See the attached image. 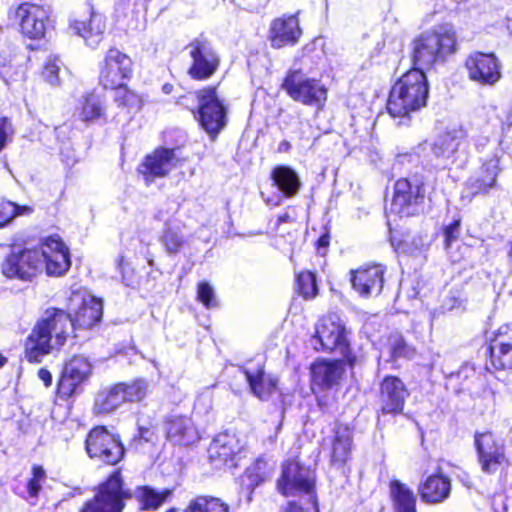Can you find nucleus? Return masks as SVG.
<instances>
[{
  "label": "nucleus",
  "instance_id": "f257e3e1",
  "mask_svg": "<svg viewBox=\"0 0 512 512\" xmlns=\"http://www.w3.org/2000/svg\"><path fill=\"white\" fill-rule=\"evenodd\" d=\"M80 300L74 317L62 309L49 308L33 328L27 344L26 357L30 362H41L44 355L62 346L69 331L75 328H91L98 324L103 315V303L91 295L75 296L71 301Z\"/></svg>",
  "mask_w": 512,
  "mask_h": 512
},
{
  "label": "nucleus",
  "instance_id": "f03ea898",
  "mask_svg": "<svg viewBox=\"0 0 512 512\" xmlns=\"http://www.w3.org/2000/svg\"><path fill=\"white\" fill-rule=\"evenodd\" d=\"M428 95L429 87L424 72L412 69L393 85L387 102L388 113L404 120L399 124H407L411 112L426 106Z\"/></svg>",
  "mask_w": 512,
  "mask_h": 512
},
{
  "label": "nucleus",
  "instance_id": "7ed1b4c3",
  "mask_svg": "<svg viewBox=\"0 0 512 512\" xmlns=\"http://www.w3.org/2000/svg\"><path fill=\"white\" fill-rule=\"evenodd\" d=\"M413 69L431 68L434 64L445 62L456 51L455 30L450 24L439 25L421 33L411 43Z\"/></svg>",
  "mask_w": 512,
  "mask_h": 512
},
{
  "label": "nucleus",
  "instance_id": "20e7f679",
  "mask_svg": "<svg viewBox=\"0 0 512 512\" xmlns=\"http://www.w3.org/2000/svg\"><path fill=\"white\" fill-rule=\"evenodd\" d=\"M347 333L344 321L337 314H329L316 324L310 344L316 351L339 350L344 361L352 367L356 357L350 352Z\"/></svg>",
  "mask_w": 512,
  "mask_h": 512
},
{
  "label": "nucleus",
  "instance_id": "39448f33",
  "mask_svg": "<svg viewBox=\"0 0 512 512\" xmlns=\"http://www.w3.org/2000/svg\"><path fill=\"white\" fill-rule=\"evenodd\" d=\"M424 201L423 178L419 175L401 178L394 184L393 198L387 213L400 218L416 216L424 211Z\"/></svg>",
  "mask_w": 512,
  "mask_h": 512
},
{
  "label": "nucleus",
  "instance_id": "423d86ee",
  "mask_svg": "<svg viewBox=\"0 0 512 512\" xmlns=\"http://www.w3.org/2000/svg\"><path fill=\"white\" fill-rule=\"evenodd\" d=\"M131 497L132 492L120 471H115L97 487L94 497L85 502L81 512H123Z\"/></svg>",
  "mask_w": 512,
  "mask_h": 512
},
{
  "label": "nucleus",
  "instance_id": "0eeeda50",
  "mask_svg": "<svg viewBox=\"0 0 512 512\" xmlns=\"http://www.w3.org/2000/svg\"><path fill=\"white\" fill-rule=\"evenodd\" d=\"M147 387L143 379L104 387L95 394L93 413L97 416L108 415L126 402L141 401L146 396Z\"/></svg>",
  "mask_w": 512,
  "mask_h": 512
},
{
  "label": "nucleus",
  "instance_id": "6e6552de",
  "mask_svg": "<svg viewBox=\"0 0 512 512\" xmlns=\"http://www.w3.org/2000/svg\"><path fill=\"white\" fill-rule=\"evenodd\" d=\"M43 268V252L39 248L13 245L1 264L2 274L9 279L32 281Z\"/></svg>",
  "mask_w": 512,
  "mask_h": 512
},
{
  "label": "nucleus",
  "instance_id": "1a4fd4ad",
  "mask_svg": "<svg viewBox=\"0 0 512 512\" xmlns=\"http://www.w3.org/2000/svg\"><path fill=\"white\" fill-rule=\"evenodd\" d=\"M282 88L293 100L304 105L319 108L327 99L325 86L319 80L307 77L301 70H289Z\"/></svg>",
  "mask_w": 512,
  "mask_h": 512
},
{
  "label": "nucleus",
  "instance_id": "9d476101",
  "mask_svg": "<svg viewBox=\"0 0 512 512\" xmlns=\"http://www.w3.org/2000/svg\"><path fill=\"white\" fill-rule=\"evenodd\" d=\"M85 449L91 459L115 465L125 454L120 437L110 433L104 426L93 428L87 435Z\"/></svg>",
  "mask_w": 512,
  "mask_h": 512
},
{
  "label": "nucleus",
  "instance_id": "9b49d317",
  "mask_svg": "<svg viewBox=\"0 0 512 512\" xmlns=\"http://www.w3.org/2000/svg\"><path fill=\"white\" fill-rule=\"evenodd\" d=\"M199 101L197 119L201 127L211 137L215 138L226 126V110L216 95L215 87L198 91Z\"/></svg>",
  "mask_w": 512,
  "mask_h": 512
},
{
  "label": "nucleus",
  "instance_id": "f8f14e48",
  "mask_svg": "<svg viewBox=\"0 0 512 512\" xmlns=\"http://www.w3.org/2000/svg\"><path fill=\"white\" fill-rule=\"evenodd\" d=\"M315 483L314 472L299 462L290 461L283 466L281 479L278 487L286 495L306 494L309 500H315L313 495Z\"/></svg>",
  "mask_w": 512,
  "mask_h": 512
},
{
  "label": "nucleus",
  "instance_id": "ddd939ff",
  "mask_svg": "<svg viewBox=\"0 0 512 512\" xmlns=\"http://www.w3.org/2000/svg\"><path fill=\"white\" fill-rule=\"evenodd\" d=\"M9 18L18 23L23 35L40 39L45 34L49 12L41 5L24 2L9 10Z\"/></svg>",
  "mask_w": 512,
  "mask_h": 512
},
{
  "label": "nucleus",
  "instance_id": "4468645a",
  "mask_svg": "<svg viewBox=\"0 0 512 512\" xmlns=\"http://www.w3.org/2000/svg\"><path fill=\"white\" fill-rule=\"evenodd\" d=\"M410 393L405 383L397 376H385L379 384L378 418L382 415L397 416L403 413Z\"/></svg>",
  "mask_w": 512,
  "mask_h": 512
},
{
  "label": "nucleus",
  "instance_id": "2eb2a0df",
  "mask_svg": "<svg viewBox=\"0 0 512 512\" xmlns=\"http://www.w3.org/2000/svg\"><path fill=\"white\" fill-rule=\"evenodd\" d=\"M92 373L89 360L81 355L72 357L64 366L58 382V394L62 399H68L81 393V385L88 380Z\"/></svg>",
  "mask_w": 512,
  "mask_h": 512
},
{
  "label": "nucleus",
  "instance_id": "dca6fc26",
  "mask_svg": "<svg viewBox=\"0 0 512 512\" xmlns=\"http://www.w3.org/2000/svg\"><path fill=\"white\" fill-rule=\"evenodd\" d=\"M131 58L116 48L109 49L100 67L99 81L105 89H114L132 75Z\"/></svg>",
  "mask_w": 512,
  "mask_h": 512
},
{
  "label": "nucleus",
  "instance_id": "f3484780",
  "mask_svg": "<svg viewBox=\"0 0 512 512\" xmlns=\"http://www.w3.org/2000/svg\"><path fill=\"white\" fill-rule=\"evenodd\" d=\"M475 447L481 470L494 474L506 461L503 441L492 432L475 433Z\"/></svg>",
  "mask_w": 512,
  "mask_h": 512
},
{
  "label": "nucleus",
  "instance_id": "a211bd4d",
  "mask_svg": "<svg viewBox=\"0 0 512 512\" xmlns=\"http://www.w3.org/2000/svg\"><path fill=\"white\" fill-rule=\"evenodd\" d=\"M188 48L193 60L189 74L193 79L205 80L211 77L219 65V57L212 45L204 39L193 40Z\"/></svg>",
  "mask_w": 512,
  "mask_h": 512
},
{
  "label": "nucleus",
  "instance_id": "6ab92c4d",
  "mask_svg": "<svg viewBox=\"0 0 512 512\" xmlns=\"http://www.w3.org/2000/svg\"><path fill=\"white\" fill-rule=\"evenodd\" d=\"M176 149L160 148L147 155L144 161L138 166L147 184L152 183L156 178H163L176 166Z\"/></svg>",
  "mask_w": 512,
  "mask_h": 512
},
{
  "label": "nucleus",
  "instance_id": "aec40b11",
  "mask_svg": "<svg viewBox=\"0 0 512 512\" xmlns=\"http://www.w3.org/2000/svg\"><path fill=\"white\" fill-rule=\"evenodd\" d=\"M469 78L482 85H493L501 78L500 63L494 54L476 52L466 60Z\"/></svg>",
  "mask_w": 512,
  "mask_h": 512
},
{
  "label": "nucleus",
  "instance_id": "412c9836",
  "mask_svg": "<svg viewBox=\"0 0 512 512\" xmlns=\"http://www.w3.org/2000/svg\"><path fill=\"white\" fill-rule=\"evenodd\" d=\"M43 252V264L46 273L50 276H62L70 268V256L68 248L58 236H50L45 239L41 248Z\"/></svg>",
  "mask_w": 512,
  "mask_h": 512
},
{
  "label": "nucleus",
  "instance_id": "4be33fe9",
  "mask_svg": "<svg viewBox=\"0 0 512 512\" xmlns=\"http://www.w3.org/2000/svg\"><path fill=\"white\" fill-rule=\"evenodd\" d=\"M491 364L496 369L512 370V327L501 326L489 340Z\"/></svg>",
  "mask_w": 512,
  "mask_h": 512
},
{
  "label": "nucleus",
  "instance_id": "5701e85b",
  "mask_svg": "<svg viewBox=\"0 0 512 512\" xmlns=\"http://www.w3.org/2000/svg\"><path fill=\"white\" fill-rule=\"evenodd\" d=\"M384 273L385 268L381 265L351 271L352 286L363 297L377 296L383 288Z\"/></svg>",
  "mask_w": 512,
  "mask_h": 512
},
{
  "label": "nucleus",
  "instance_id": "b1692460",
  "mask_svg": "<svg viewBox=\"0 0 512 512\" xmlns=\"http://www.w3.org/2000/svg\"><path fill=\"white\" fill-rule=\"evenodd\" d=\"M302 30L296 15L275 19L270 26L269 40L272 47L282 48L286 45H295Z\"/></svg>",
  "mask_w": 512,
  "mask_h": 512
},
{
  "label": "nucleus",
  "instance_id": "393cba45",
  "mask_svg": "<svg viewBox=\"0 0 512 512\" xmlns=\"http://www.w3.org/2000/svg\"><path fill=\"white\" fill-rule=\"evenodd\" d=\"M164 429L167 439L176 445L188 446L198 439V432L192 420L185 416L172 415L166 418Z\"/></svg>",
  "mask_w": 512,
  "mask_h": 512
},
{
  "label": "nucleus",
  "instance_id": "a878e982",
  "mask_svg": "<svg viewBox=\"0 0 512 512\" xmlns=\"http://www.w3.org/2000/svg\"><path fill=\"white\" fill-rule=\"evenodd\" d=\"M464 137L461 129H452L439 134L430 144L433 157L439 160L443 167L453 162V157Z\"/></svg>",
  "mask_w": 512,
  "mask_h": 512
},
{
  "label": "nucleus",
  "instance_id": "bb28decb",
  "mask_svg": "<svg viewBox=\"0 0 512 512\" xmlns=\"http://www.w3.org/2000/svg\"><path fill=\"white\" fill-rule=\"evenodd\" d=\"M239 441L235 435L223 432L219 433L208 448L210 462L216 467L227 464L239 452Z\"/></svg>",
  "mask_w": 512,
  "mask_h": 512
},
{
  "label": "nucleus",
  "instance_id": "cd10ccee",
  "mask_svg": "<svg viewBox=\"0 0 512 512\" xmlns=\"http://www.w3.org/2000/svg\"><path fill=\"white\" fill-rule=\"evenodd\" d=\"M74 33L81 36L91 48H96L103 39L106 29L105 18L102 14L90 12L89 19L75 20L70 25Z\"/></svg>",
  "mask_w": 512,
  "mask_h": 512
},
{
  "label": "nucleus",
  "instance_id": "c85d7f7f",
  "mask_svg": "<svg viewBox=\"0 0 512 512\" xmlns=\"http://www.w3.org/2000/svg\"><path fill=\"white\" fill-rule=\"evenodd\" d=\"M313 383L322 389H329L338 383L344 373L342 360H320L311 367Z\"/></svg>",
  "mask_w": 512,
  "mask_h": 512
},
{
  "label": "nucleus",
  "instance_id": "c756f323",
  "mask_svg": "<svg viewBox=\"0 0 512 512\" xmlns=\"http://www.w3.org/2000/svg\"><path fill=\"white\" fill-rule=\"evenodd\" d=\"M498 165V159L491 158L481 166L475 176L468 180L467 189L472 195L487 193L491 188L495 187L499 172Z\"/></svg>",
  "mask_w": 512,
  "mask_h": 512
},
{
  "label": "nucleus",
  "instance_id": "7c9ffc66",
  "mask_svg": "<svg viewBox=\"0 0 512 512\" xmlns=\"http://www.w3.org/2000/svg\"><path fill=\"white\" fill-rule=\"evenodd\" d=\"M451 490L450 480L442 475H431L420 486V496L424 502L440 503L448 498Z\"/></svg>",
  "mask_w": 512,
  "mask_h": 512
},
{
  "label": "nucleus",
  "instance_id": "2f4dec72",
  "mask_svg": "<svg viewBox=\"0 0 512 512\" xmlns=\"http://www.w3.org/2000/svg\"><path fill=\"white\" fill-rule=\"evenodd\" d=\"M271 179L283 196L291 198L295 196L301 182L298 174L288 166H277L272 170Z\"/></svg>",
  "mask_w": 512,
  "mask_h": 512
},
{
  "label": "nucleus",
  "instance_id": "473e14b6",
  "mask_svg": "<svg viewBox=\"0 0 512 512\" xmlns=\"http://www.w3.org/2000/svg\"><path fill=\"white\" fill-rule=\"evenodd\" d=\"M352 433L347 427H338L332 441L331 463L342 466L349 458Z\"/></svg>",
  "mask_w": 512,
  "mask_h": 512
},
{
  "label": "nucleus",
  "instance_id": "72a5a7b5",
  "mask_svg": "<svg viewBox=\"0 0 512 512\" xmlns=\"http://www.w3.org/2000/svg\"><path fill=\"white\" fill-rule=\"evenodd\" d=\"M390 494L395 512H416V496L405 484L391 481Z\"/></svg>",
  "mask_w": 512,
  "mask_h": 512
},
{
  "label": "nucleus",
  "instance_id": "f704fd0d",
  "mask_svg": "<svg viewBox=\"0 0 512 512\" xmlns=\"http://www.w3.org/2000/svg\"><path fill=\"white\" fill-rule=\"evenodd\" d=\"M34 212L30 205H20L10 200L0 201V228L9 226L17 217H27Z\"/></svg>",
  "mask_w": 512,
  "mask_h": 512
},
{
  "label": "nucleus",
  "instance_id": "c9c22d12",
  "mask_svg": "<svg viewBox=\"0 0 512 512\" xmlns=\"http://www.w3.org/2000/svg\"><path fill=\"white\" fill-rule=\"evenodd\" d=\"M159 241L170 256L178 254L186 244V239L179 228L169 226L168 224H166Z\"/></svg>",
  "mask_w": 512,
  "mask_h": 512
},
{
  "label": "nucleus",
  "instance_id": "e433bc0d",
  "mask_svg": "<svg viewBox=\"0 0 512 512\" xmlns=\"http://www.w3.org/2000/svg\"><path fill=\"white\" fill-rule=\"evenodd\" d=\"M228 510V505L218 498L199 496L190 501L185 512H228Z\"/></svg>",
  "mask_w": 512,
  "mask_h": 512
},
{
  "label": "nucleus",
  "instance_id": "4c0bfd02",
  "mask_svg": "<svg viewBox=\"0 0 512 512\" xmlns=\"http://www.w3.org/2000/svg\"><path fill=\"white\" fill-rule=\"evenodd\" d=\"M170 494V491L157 492L156 490L144 486L136 490V498L143 509H157Z\"/></svg>",
  "mask_w": 512,
  "mask_h": 512
},
{
  "label": "nucleus",
  "instance_id": "58836bf2",
  "mask_svg": "<svg viewBox=\"0 0 512 512\" xmlns=\"http://www.w3.org/2000/svg\"><path fill=\"white\" fill-rule=\"evenodd\" d=\"M240 500L245 499L247 503H251L253 492L256 487V465L252 464L247 467L244 473L238 479Z\"/></svg>",
  "mask_w": 512,
  "mask_h": 512
},
{
  "label": "nucleus",
  "instance_id": "ea45409f",
  "mask_svg": "<svg viewBox=\"0 0 512 512\" xmlns=\"http://www.w3.org/2000/svg\"><path fill=\"white\" fill-rule=\"evenodd\" d=\"M115 102L118 106L126 107L129 111H138L142 107V97L123 84L114 88Z\"/></svg>",
  "mask_w": 512,
  "mask_h": 512
},
{
  "label": "nucleus",
  "instance_id": "a19ab883",
  "mask_svg": "<svg viewBox=\"0 0 512 512\" xmlns=\"http://www.w3.org/2000/svg\"><path fill=\"white\" fill-rule=\"evenodd\" d=\"M297 291L305 299L311 300L318 295V286L314 273L301 272L296 277Z\"/></svg>",
  "mask_w": 512,
  "mask_h": 512
},
{
  "label": "nucleus",
  "instance_id": "79ce46f5",
  "mask_svg": "<svg viewBox=\"0 0 512 512\" xmlns=\"http://www.w3.org/2000/svg\"><path fill=\"white\" fill-rule=\"evenodd\" d=\"M104 107L102 100L95 94H88L82 104L81 118L83 121L97 119L103 115Z\"/></svg>",
  "mask_w": 512,
  "mask_h": 512
},
{
  "label": "nucleus",
  "instance_id": "37998d69",
  "mask_svg": "<svg viewBox=\"0 0 512 512\" xmlns=\"http://www.w3.org/2000/svg\"><path fill=\"white\" fill-rule=\"evenodd\" d=\"M62 61L56 56H50L45 62L42 76L50 85L56 86L60 84V73L62 70Z\"/></svg>",
  "mask_w": 512,
  "mask_h": 512
},
{
  "label": "nucleus",
  "instance_id": "c03bdc74",
  "mask_svg": "<svg viewBox=\"0 0 512 512\" xmlns=\"http://www.w3.org/2000/svg\"><path fill=\"white\" fill-rule=\"evenodd\" d=\"M46 478V473L41 466L34 465L32 467V477L26 485V491L29 499H37L42 487V482Z\"/></svg>",
  "mask_w": 512,
  "mask_h": 512
},
{
  "label": "nucleus",
  "instance_id": "a18cd8bd",
  "mask_svg": "<svg viewBox=\"0 0 512 512\" xmlns=\"http://www.w3.org/2000/svg\"><path fill=\"white\" fill-rule=\"evenodd\" d=\"M277 378L265 376L264 373L258 369V398L266 399L277 394Z\"/></svg>",
  "mask_w": 512,
  "mask_h": 512
},
{
  "label": "nucleus",
  "instance_id": "49530a36",
  "mask_svg": "<svg viewBox=\"0 0 512 512\" xmlns=\"http://www.w3.org/2000/svg\"><path fill=\"white\" fill-rule=\"evenodd\" d=\"M197 299L208 309L218 307L213 287L208 282H200L197 286Z\"/></svg>",
  "mask_w": 512,
  "mask_h": 512
},
{
  "label": "nucleus",
  "instance_id": "de8ad7c7",
  "mask_svg": "<svg viewBox=\"0 0 512 512\" xmlns=\"http://www.w3.org/2000/svg\"><path fill=\"white\" fill-rule=\"evenodd\" d=\"M391 352L394 358H412L415 354L414 348L409 346L402 336H394L391 339Z\"/></svg>",
  "mask_w": 512,
  "mask_h": 512
},
{
  "label": "nucleus",
  "instance_id": "09e8293b",
  "mask_svg": "<svg viewBox=\"0 0 512 512\" xmlns=\"http://www.w3.org/2000/svg\"><path fill=\"white\" fill-rule=\"evenodd\" d=\"M12 122L7 118H0V152L12 141L14 135Z\"/></svg>",
  "mask_w": 512,
  "mask_h": 512
},
{
  "label": "nucleus",
  "instance_id": "8fccbe9b",
  "mask_svg": "<svg viewBox=\"0 0 512 512\" xmlns=\"http://www.w3.org/2000/svg\"><path fill=\"white\" fill-rule=\"evenodd\" d=\"M461 223L460 220H454L444 229L445 247L449 248L454 241L460 236Z\"/></svg>",
  "mask_w": 512,
  "mask_h": 512
},
{
  "label": "nucleus",
  "instance_id": "3c124183",
  "mask_svg": "<svg viewBox=\"0 0 512 512\" xmlns=\"http://www.w3.org/2000/svg\"><path fill=\"white\" fill-rule=\"evenodd\" d=\"M460 305V301L458 298L451 296L447 297L443 300L440 309L443 313L453 311L455 308H458Z\"/></svg>",
  "mask_w": 512,
  "mask_h": 512
},
{
  "label": "nucleus",
  "instance_id": "603ef678",
  "mask_svg": "<svg viewBox=\"0 0 512 512\" xmlns=\"http://www.w3.org/2000/svg\"><path fill=\"white\" fill-rule=\"evenodd\" d=\"M241 375L245 378V380L249 383L250 390L253 394H256V376L252 373L248 372L245 369L240 370Z\"/></svg>",
  "mask_w": 512,
  "mask_h": 512
},
{
  "label": "nucleus",
  "instance_id": "864d4df0",
  "mask_svg": "<svg viewBox=\"0 0 512 512\" xmlns=\"http://www.w3.org/2000/svg\"><path fill=\"white\" fill-rule=\"evenodd\" d=\"M38 377L44 382L46 387L51 385L52 375L47 369L41 368L38 371Z\"/></svg>",
  "mask_w": 512,
  "mask_h": 512
},
{
  "label": "nucleus",
  "instance_id": "5fc2aeb1",
  "mask_svg": "<svg viewBox=\"0 0 512 512\" xmlns=\"http://www.w3.org/2000/svg\"><path fill=\"white\" fill-rule=\"evenodd\" d=\"M283 512H305V510L297 502L290 501Z\"/></svg>",
  "mask_w": 512,
  "mask_h": 512
},
{
  "label": "nucleus",
  "instance_id": "6e6d98bb",
  "mask_svg": "<svg viewBox=\"0 0 512 512\" xmlns=\"http://www.w3.org/2000/svg\"><path fill=\"white\" fill-rule=\"evenodd\" d=\"M282 200V195L278 194L273 196L272 198H264V201L271 206H277L280 204Z\"/></svg>",
  "mask_w": 512,
  "mask_h": 512
},
{
  "label": "nucleus",
  "instance_id": "4d7b16f0",
  "mask_svg": "<svg viewBox=\"0 0 512 512\" xmlns=\"http://www.w3.org/2000/svg\"><path fill=\"white\" fill-rule=\"evenodd\" d=\"M318 249L327 248L329 245V236L327 234L322 235L317 241Z\"/></svg>",
  "mask_w": 512,
  "mask_h": 512
},
{
  "label": "nucleus",
  "instance_id": "13d9d810",
  "mask_svg": "<svg viewBox=\"0 0 512 512\" xmlns=\"http://www.w3.org/2000/svg\"><path fill=\"white\" fill-rule=\"evenodd\" d=\"M289 219H290V216L287 213H285V214H283V215L278 217L277 222H278V224H281V223L288 222Z\"/></svg>",
  "mask_w": 512,
  "mask_h": 512
},
{
  "label": "nucleus",
  "instance_id": "bf43d9fd",
  "mask_svg": "<svg viewBox=\"0 0 512 512\" xmlns=\"http://www.w3.org/2000/svg\"><path fill=\"white\" fill-rule=\"evenodd\" d=\"M7 358L0 353V368L5 365Z\"/></svg>",
  "mask_w": 512,
  "mask_h": 512
},
{
  "label": "nucleus",
  "instance_id": "052dcab7",
  "mask_svg": "<svg viewBox=\"0 0 512 512\" xmlns=\"http://www.w3.org/2000/svg\"><path fill=\"white\" fill-rule=\"evenodd\" d=\"M417 295H418V291L415 288H413L412 292L408 294V297L409 298H416Z\"/></svg>",
  "mask_w": 512,
  "mask_h": 512
},
{
  "label": "nucleus",
  "instance_id": "680f3d73",
  "mask_svg": "<svg viewBox=\"0 0 512 512\" xmlns=\"http://www.w3.org/2000/svg\"><path fill=\"white\" fill-rule=\"evenodd\" d=\"M275 439H276V436H270V437H269V442H270L271 444H273V443L275 442Z\"/></svg>",
  "mask_w": 512,
  "mask_h": 512
},
{
  "label": "nucleus",
  "instance_id": "e2e57ef3",
  "mask_svg": "<svg viewBox=\"0 0 512 512\" xmlns=\"http://www.w3.org/2000/svg\"><path fill=\"white\" fill-rule=\"evenodd\" d=\"M148 264H149L150 266H153V265H154V261H153V259L149 258V259H148Z\"/></svg>",
  "mask_w": 512,
  "mask_h": 512
},
{
  "label": "nucleus",
  "instance_id": "0e129e2a",
  "mask_svg": "<svg viewBox=\"0 0 512 512\" xmlns=\"http://www.w3.org/2000/svg\"><path fill=\"white\" fill-rule=\"evenodd\" d=\"M163 89L165 90V92H168V91H169V88H167V86H166V85L163 87Z\"/></svg>",
  "mask_w": 512,
  "mask_h": 512
},
{
  "label": "nucleus",
  "instance_id": "69168bd1",
  "mask_svg": "<svg viewBox=\"0 0 512 512\" xmlns=\"http://www.w3.org/2000/svg\"><path fill=\"white\" fill-rule=\"evenodd\" d=\"M163 89L165 90V92H168V91H169V88H167V86H166V85L163 87Z\"/></svg>",
  "mask_w": 512,
  "mask_h": 512
},
{
  "label": "nucleus",
  "instance_id": "338daca9",
  "mask_svg": "<svg viewBox=\"0 0 512 512\" xmlns=\"http://www.w3.org/2000/svg\"><path fill=\"white\" fill-rule=\"evenodd\" d=\"M260 462H261V459H260V458H258V460H257L258 465L260 464Z\"/></svg>",
  "mask_w": 512,
  "mask_h": 512
}]
</instances>
